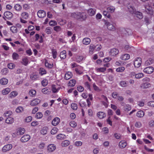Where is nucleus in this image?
I'll return each mask as SVG.
<instances>
[{
	"label": "nucleus",
	"mask_w": 154,
	"mask_h": 154,
	"mask_svg": "<svg viewBox=\"0 0 154 154\" xmlns=\"http://www.w3.org/2000/svg\"><path fill=\"white\" fill-rule=\"evenodd\" d=\"M12 57L14 60H17L18 58L19 55L17 53L14 52L13 54Z\"/></svg>",
	"instance_id": "58"
},
{
	"label": "nucleus",
	"mask_w": 154,
	"mask_h": 154,
	"mask_svg": "<svg viewBox=\"0 0 154 154\" xmlns=\"http://www.w3.org/2000/svg\"><path fill=\"white\" fill-rule=\"evenodd\" d=\"M60 119L58 117L54 118L52 122V124L54 126H56L60 122Z\"/></svg>",
	"instance_id": "16"
},
{
	"label": "nucleus",
	"mask_w": 154,
	"mask_h": 154,
	"mask_svg": "<svg viewBox=\"0 0 154 154\" xmlns=\"http://www.w3.org/2000/svg\"><path fill=\"white\" fill-rule=\"evenodd\" d=\"M154 71V69L152 67L149 66L145 68L143 70L144 72L147 74H151Z\"/></svg>",
	"instance_id": "11"
},
{
	"label": "nucleus",
	"mask_w": 154,
	"mask_h": 154,
	"mask_svg": "<svg viewBox=\"0 0 154 154\" xmlns=\"http://www.w3.org/2000/svg\"><path fill=\"white\" fill-rule=\"evenodd\" d=\"M75 71L77 74H81L83 72V68L81 66H78L75 69Z\"/></svg>",
	"instance_id": "17"
},
{
	"label": "nucleus",
	"mask_w": 154,
	"mask_h": 154,
	"mask_svg": "<svg viewBox=\"0 0 154 154\" xmlns=\"http://www.w3.org/2000/svg\"><path fill=\"white\" fill-rule=\"evenodd\" d=\"M97 116L99 118L103 119L106 116V114L103 112H100L97 113Z\"/></svg>",
	"instance_id": "23"
},
{
	"label": "nucleus",
	"mask_w": 154,
	"mask_h": 154,
	"mask_svg": "<svg viewBox=\"0 0 154 154\" xmlns=\"http://www.w3.org/2000/svg\"><path fill=\"white\" fill-rule=\"evenodd\" d=\"M8 82V80L7 79L3 78L0 80V83L2 85H5Z\"/></svg>",
	"instance_id": "28"
},
{
	"label": "nucleus",
	"mask_w": 154,
	"mask_h": 154,
	"mask_svg": "<svg viewBox=\"0 0 154 154\" xmlns=\"http://www.w3.org/2000/svg\"><path fill=\"white\" fill-rule=\"evenodd\" d=\"M95 48V45L92 44L91 45L89 48V52H91V53H92L93 51L94 50Z\"/></svg>",
	"instance_id": "55"
},
{
	"label": "nucleus",
	"mask_w": 154,
	"mask_h": 154,
	"mask_svg": "<svg viewBox=\"0 0 154 154\" xmlns=\"http://www.w3.org/2000/svg\"><path fill=\"white\" fill-rule=\"evenodd\" d=\"M144 112L143 111L140 110L137 112V116L139 118H142L144 116Z\"/></svg>",
	"instance_id": "29"
},
{
	"label": "nucleus",
	"mask_w": 154,
	"mask_h": 154,
	"mask_svg": "<svg viewBox=\"0 0 154 154\" xmlns=\"http://www.w3.org/2000/svg\"><path fill=\"white\" fill-rule=\"evenodd\" d=\"M57 139L59 140H63L66 138V136L65 135L60 134L57 135Z\"/></svg>",
	"instance_id": "35"
},
{
	"label": "nucleus",
	"mask_w": 154,
	"mask_h": 154,
	"mask_svg": "<svg viewBox=\"0 0 154 154\" xmlns=\"http://www.w3.org/2000/svg\"><path fill=\"white\" fill-rule=\"evenodd\" d=\"M8 70L7 68H5L2 70V73L3 75H6L8 73Z\"/></svg>",
	"instance_id": "62"
},
{
	"label": "nucleus",
	"mask_w": 154,
	"mask_h": 154,
	"mask_svg": "<svg viewBox=\"0 0 154 154\" xmlns=\"http://www.w3.org/2000/svg\"><path fill=\"white\" fill-rule=\"evenodd\" d=\"M43 116V114L40 112H38L35 115V117L37 119H41Z\"/></svg>",
	"instance_id": "45"
},
{
	"label": "nucleus",
	"mask_w": 154,
	"mask_h": 154,
	"mask_svg": "<svg viewBox=\"0 0 154 154\" xmlns=\"http://www.w3.org/2000/svg\"><path fill=\"white\" fill-rule=\"evenodd\" d=\"M10 30L13 33H16L17 31V28L14 26H12L11 27Z\"/></svg>",
	"instance_id": "52"
},
{
	"label": "nucleus",
	"mask_w": 154,
	"mask_h": 154,
	"mask_svg": "<svg viewBox=\"0 0 154 154\" xmlns=\"http://www.w3.org/2000/svg\"><path fill=\"white\" fill-rule=\"evenodd\" d=\"M76 81L75 79L70 80L68 83V85L71 87H73L75 85Z\"/></svg>",
	"instance_id": "40"
},
{
	"label": "nucleus",
	"mask_w": 154,
	"mask_h": 154,
	"mask_svg": "<svg viewBox=\"0 0 154 154\" xmlns=\"http://www.w3.org/2000/svg\"><path fill=\"white\" fill-rule=\"evenodd\" d=\"M5 122L8 124H11L14 122V119L12 117H9L5 119Z\"/></svg>",
	"instance_id": "19"
},
{
	"label": "nucleus",
	"mask_w": 154,
	"mask_h": 154,
	"mask_svg": "<svg viewBox=\"0 0 154 154\" xmlns=\"http://www.w3.org/2000/svg\"><path fill=\"white\" fill-rule=\"evenodd\" d=\"M144 76V75L143 73H140L136 74L135 75V78L137 79H140Z\"/></svg>",
	"instance_id": "46"
},
{
	"label": "nucleus",
	"mask_w": 154,
	"mask_h": 154,
	"mask_svg": "<svg viewBox=\"0 0 154 154\" xmlns=\"http://www.w3.org/2000/svg\"><path fill=\"white\" fill-rule=\"evenodd\" d=\"M56 149V146L54 144H49L47 147V150L49 152H53Z\"/></svg>",
	"instance_id": "9"
},
{
	"label": "nucleus",
	"mask_w": 154,
	"mask_h": 154,
	"mask_svg": "<svg viewBox=\"0 0 154 154\" xmlns=\"http://www.w3.org/2000/svg\"><path fill=\"white\" fill-rule=\"evenodd\" d=\"M131 109V107L129 105H126L124 107V110L127 111H128Z\"/></svg>",
	"instance_id": "56"
},
{
	"label": "nucleus",
	"mask_w": 154,
	"mask_h": 154,
	"mask_svg": "<svg viewBox=\"0 0 154 154\" xmlns=\"http://www.w3.org/2000/svg\"><path fill=\"white\" fill-rule=\"evenodd\" d=\"M11 91L10 88H6L3 89L2 91V93L3 95H6L8 94Z\"/></svg>",
	"instance_id": "31"
},
{
	"label": "nucleus",
	"mask_w": 154,
	"mask_h": 154,
	"mask_svg": "<svg viewBox=\"0 0 154 154\" xmlns=\"http://www.w3.org/2000/svg\"><path fill=\"white\" fill-rule=\"evenodd\" d=\"M91 40L90 38L88 37H86L84 38L82 41V43L83 44L85 45H88L89 44Z\"/></svg>",
	"instance_id": "22"
},
{
	"label": "nucleus",
	"mask_w": 154,
	"mask_h": 154,
	"mask_svg": "<svg viewBox=\"0 0 154 154\" xmlns=\"http://www.w3.org/2000/svg\"><path fill=\"white\" fill-rule=\"evenodd\" d=\"M48 128L47 127H44L43 128L41 131V133L43 135L45 134L47 132Z\"/></svg>",
	"instance_id": "32"
},
{
	"label": "nucleus",
	"mask_w": 154,
	"mask_h": 154,
	"mask_svg": "<svg viewBox=\"0 0 154 154\" xmlns=\"http://www.w3.org/2000/svg\"><path fill=\"white\" fill-rule=\"evenodd\" d=\"M12 147L11 144H9L5 145L2 149V151L3 152H6L9 151Z\"/></svg>",
	"instance_id": "6"
},
{
	"label": "nucleus",
	"mask_w": 154,
	"mask_h": 154,
	"mask_svg": "<svg viewBox=\"0 0 154 154\" xmlns=\"http://www.w3.org/2000/svg\"><path fill=\"white\" fill-rule=\"evenodd\" d=\"M30 138V137L28 134L23 135L21 138V141L22 142H26L28 141Z\"/></svg>",
	"instance_id": "10"
},
{
	"label": "nucleus",
	"mask_w": 154,
	"mask_h": 154,
	"mask_svg": "<svg viewBox=\"0 0 154 154\" xmlns=\"http://www.w3.org/2000/svg\"><path fill=\"white\" fill-rule=\"evenodd\" d=\"M29 15L27 13L23 12L20 14V18H23L25 19H27Z\"/></svg>",
	"instance_id": "26"
},
{
	"label": "nucleus",
	"mask_w": 154,
	"mask_h": 154,
	"mask_svg": "<svg viewBox=\"0 0 154 154\" xmlns=\"http://www.w3.org/2000/svg\"><path fill=\"white\" fill-rule=\"evenodd\" d=\"M71 108L74 110H76L77 109V105L75 103H72L71 105Z\"/></svg>",
	"instance_id": "60"
},
{
	"label": "nucleus",
	"mask_w": 154,
	"mask_h": 154,
	"mask_svg": "<svg viewBox=\"0 0 154 154\" xmlns=\"http://www.w3.org/2000/svg\"><path fill=\"white\" fill-rule=\"evenodd\" d=\"M54 29L55 31L57 32H59L61 30L60 27L59 26H56L54 27Z\"/></svg>",
	"instance_id": "64"
},
{
	"label": "nucleus",
	"mask_w": 154,
	"mask_h": 154,
	"mask_svg": "<svg viewBox=\"0 0 154 154\" xmlns=\"http://www.w3.org/2000/svg\"><path fill=\"white\" fill-rule=\"evenodd\" d=\"M82 143L80 141H76L74 143V145L76 146H79L82 145Z\"/></svg>",
	"instance_id": "59"
},
{
	"label": "nucleus",
	"mask_w": 154,
	"mask_h": 154,
	"mask_svg": "<svg viewBox=\"0 0 154 154\" xmlns=\"http://www.w3.org/2000/svg\"><path fill=\"white\" fill-rule=\"evenodd\" d=\"M29 63V60L26 57L23 58L22 59V63L25 66L27 65Z\"/></svg>",
	"instance_id": "37"
},
{
	"label": "nucleus",
	"mask_w": 154,
	"mask_h": 154,
	"mask_svg": "<svg viewBox=\"0 0 154 154\" xmlns=\"http://www.w3.org/2000/svg\"><path fill=\"white\" fill-rule=\"evenodd\" d=\"M72 76V74L70 72H67L66 73L65 75V79L66 80H68L71 78Z\"/></svg>",
	"instance_id": "21"
},
{
	"label": "nucleus",
	"mask_w": 154,
	"mask_h": 154,
	"mask_svg": "<svg viewBox=\"0 0 154 154\" xmlns=\"http://www.w3.org/2000/svg\"><path fill=\"white\" fill-rule=\"evenodd\" d=\"M14 8L16 11L19 12L21 11L22 7L20 5L18 4H16L14 5Z\"/></svg>",
	"instance_id": "15"
},
{
	"label": "nucleus",
	"mask_w": 154,
	"mask_h": 154,
	"mask_svg": "<svg viewBox=\"0 0 154 154\" xmlns=\"http://www.w3.org/2000/svg\"><path fill=\"white\" fill-rule=\"evenodd\" d=\"M120 85L123 87H126L128 85V83L125 81H122L120 83Z\"/></svg>",
	"instance_id": "44"
},
{
	"label": "nucleus",
	"mask_w": 154,
	"mask_h": 154,
	"mask_svg": "<svg viewBox=\"0 0 154 154\" xmlns=\"http://www.w3.org/2000/svg\"><path fill=\"white\" fill-rule=\"evenodd\" d=\"M45 65L46 67L49 68H51L53 66V64L52 63H50L46 60L45 61Z\"/></svg>",
	"instance_id": "39"
},
{
	"label": "nucleus",
	"mask_w": 154,
	"mask_h": 154,
	"mask_svg": "<svg viewBox=\"0 0 154 154\" xmlns=\"http://www.w3.org/2000/svg\"><path fill=\"white\" fill-rule=\"evenodd\" d=\"M130 57V56L129 54H122L120 57V58L123 60H128Z\"/></svg>",
	"instance_id": "24"
},
{
	"label": "nucleus",
	"mask_w": 154,
	"mask_h": 154,
	"mask_svg": "<svg viewBox=\"0 0 154 154\" xmlns=\"http://www.w3.org/2000/svg\"><path fill=\"white\" fill-rule=\"evenodd\" d=\"M128 8L129 11L132 14H135L137 18L140 19L142 18L143 16L142 13L139 11H136L133 6L129 5L128 7Z\"/></svg>",
	"instance_id": "1"
},
{
	"label": "nucleus",
	"mask_w": 154,
	"mask_h": 154,
	"mask_svg": "<svg viewBox=\"0 0 154 154\" xmlns=\"http://www.w3.org/2000/svg\"><path fill=\"white\" fill-rule=\"evenodd\" d=\"M127 145V143L126 141L122 140L120 141L119 143V146L121 148H124Z\"/></svg>",
	"instance_id": "18"
},
{
	"label": "nucleus",
	"mask_w": 154,
	"mask_h": 154,
	"mask_svg": "<svg viewBox=\"0 0 154 154\" xmlns=\"http://www.w3.org/2000/svg\"><path fill=\"white\" fill-rule=\"evenodd\" d=\"M42 92L45 94H49L50 93V91L47 88H45L43 89L42 90Z\"/></svg>",
	"instance_id": "43"
},
{
	"label": "nucleus",
	"mask_w": 154,
	"mask_h": 154,
	"mask_svg": "<svg viewBox=\"0 0 154 154\" xmlns=\"http://www.w3.org/2000/svg\"><path fill=\"white\" fill-rule=\"evenodd\" d=\"M153 60L151 59H149L146 61L145 64L146 66H148L151 64Z\"/></svg>",
	"instance_id": "50"
},
{
	"label": "nucleus",
	"mask_w": 154,
	"mask_h": 154,
	"mask_svg": "<svg viewBox=\"0 0 154 154\" xmlns=\"http://www.w3.org/2000/svg\"><path fill=\"white\" fill-rule=\"evenodd\" d=\"M106 68L102 67L100 68H96L95 69L96 71L97 72H103L106 70Z\"/></svg>",
	"instance_id": "42"
},
{
	"label": "nucleus",
	"mask_w": 154,
	"mask_h": 154,
	"mask_svg": "<svg viewBox=\"0 0 154 154\" xmlns=\"http://www.w3.org/2000/svg\"><path fill=\"white\" fill-rule=\"evenodd\" d=\"M119 51L118 49L113 48L110 49L109 54L112 56H116L119 53Z\"/></svg>",
	"instance_id": "5"
},
{
	"label": "nucleus",
	"mask_w": 154,
	"mask_h": 154,
	"mask_svg": "<svg viewBox=\"0 0 154 154\" xmlns=\"http://www.w3.org/2000/svg\"><path fill=\"white\" fill-rule=\"evenodd\" d=\"M142 63L141 59L140 57L136 58L134 61V65L135 67L139 68Z\"/></svg>",
	"instance_id": "4"
},
{
	"label": "nucleus",
	"mask_w": 154,
	"mask_h": 154,
	"mask_svg": "<svg viewBox=\"0 0 154 154\" xmlns=\"http://www.w3.org/2000/svg\"><path fill=\"white\" fill-rule=\"evenodd\" d=\"M25 132V129L23 128H20L17 129L16 132L14 133L12 136L16 137L20 135H22Z\"/></svg>",
	"instance_id": "3"
},
{
	"label": "nucleus",
	"mask_w": 154,
	"mask_h": 154,
	"mask_svg": "<svg viewBox=\"0 0 154 154\" xmlns=\"http://www.w3.org/2000/svg\"><path fill=\"white\" fill-rule=\"evenodd\" d=\"M70 143V142L68 140H65L61 143V146L63 147H66L68 146Z\"/></svg>",
	"instance_id": "30"
},
{
	"label": "nucleus",
	"mask_w": 154,
	"mask_h": 154,
	"mask_svg": "<svg viewBox=\"0 0 154 154\" xmlns=\"http://www.w3.org/2000/svg\"><path fill=\"white\" fill-rule=\"evenodd\" d=\"M115 10V7L112 6H111L108 7L107 8V11L111 13H112L113 12H114Z\"/></svg>",
	"instance_id": "53"
},
{
	"label": "nucleus",
	"mask_w": 154,
	"mask_h": 154,
	"mask_svg": "<svg viewBox=\"0 0 154 154\" xmlns=\"http://www.w3.org/2000/svg\"><path fill=\"white\" fill-rule=\"evenodd\" d=\"M37 15L39 18H42L45 16L46 13L43 10H40L38 12Z\"/></svg>",
	"instance_id": "14"
},
{
	"label": "nucleus",
	"mask_w": 154,
	"mask_h": 154,
	"mask_svg": "<svg viewBox=\"0 0 154 154\" xmlns=\"http://www.w3.org/2000/svg\"><path fill=\"white\" fill-rule=\"evenodd\" d=\"M42 84L44 86H46L48 84V80L46 79H43L42 82Z\"/></svg>",
	"instance_id": "61"
},
{
	"label": "nucleus",
	"mask_w": 154,
	"mask_h": 154,
	"mask_svg": "<svg viewBox=\"0 0 154 154\" xmlns=\"http://www.w3.org/2000/svg\"><path fill=\"white\" fill-rule=\"evenodd\" d=\"M150 85V84L148 83H143L141 85V87L142 88H148Z\"/></svg>",
	"instance_id": "41"
},
{
	"label": "nucleus",
	"mask_w": 154,
	"mask_h": 154,
	"mask_svg": "<svg viewBox=\"0 0 154 154\" xmlns=\"http://www.w3.org/2000/svg\"><path fill=\"white\" fill-rule=\"evenodd\" d=\"M12 114V112L10 111H6L3 114V116L6 117H9Z\"/></svg>",
	"instance_id": "33"
},
{
	"label": "nucleus",
	"mask_w": 154,
	"mask_h": 154,
	"mask_svg": "<svg viewBox=\"0 0 154 154\" xmlns=\"http://www.w3.org/2000/svg\"><path fill=\"white\" fill-rule=\"evenodd\" d=\"M77 125L76 122L74 121H72L69 122V125L72 127L75 128L77 126Z\"/></svg>",
	"instance_id": "48"
},
{
	"label": "nucleus",
	"mask_w": 154,
	"mask_h": 154,
	"mask_svg": "<svg viewBox=\"0 0 154 154\" xmlns=\"http://www.w3.org/2000/svg\"><path fill=\"white\" fill-rule=\"evenodd\" d=\"M96 10L95 9L91 8L88 11V14L91 16L94 15L96 13Z\"/></svg>",
	"instance_id": "27"
},
{
	"label": "nucleus",
	"mask_w": 154,
	"mask_h": 154,
	"mask_svg": "<svg viewBox=\"0 0 154 154\" xmlns=\"http://www.w3.org/2000/svg\"><path fill=\"white\" fill-rule=\"evenodd\" d=\"M66 57V51H63L61 52L60 54V57L61 58L64 59Z\"/></svg>",
	"instance_id": "36"
},
{
	"label": "nucleus",
	"mask_w": 154,
	"mask_h": 154,
	"mask_svg": "<svg viewBox=\"0 0 154 154\" xmlns=\"http://www.w3.org/2000/svg\"><path fill=\"white\" fill-rule=\"evenodd\" d=\"M36 91L34 89L30 90L29 92V94L30 96L34 97L36 95Z\"/></svg>",
	"instance_id": "34"
},
{
	"label": "nucleus",
	"mask_w": 154,
	"mask_h": 154,
	"mask_svg": "<svg viewBox=\"0 0 154 154\" xmlns=\"http://www.w3.org/2000/svg\"><path fill=\"white\" fill-rule=\"evenodd\" d=\"M5 17L8 19H11L13 17V14L11 12L7 11L4 13Z\"/></svg>",
	"instance_id": "12"
},
{
	"label": "nucleus",
	"mask_w": 154,
	"mask_h": 154,
	"mask_svg": "<svg viewBox=\"0 0 154 154\" xmlns=\"http://www.w3.org/2000/svg\"><path fill=\"white\" fill-rule=\"evenodd\" d=\"M24 110V108L21 106L17 107L15 109V112L17 113H20L22 112Z\"/></svg>",
	"instance_id": "25"
},
{
	"label": "nucleus",
	"mask_w": 154,
	"mask_h": 154,
	"mask_svg": "<svg viewBox=\"0 0 154 154\" xmlns=\"http://www.w3.org/2000/svg\"><path fill=\"white\" fill-rule=\"evenodd\" d=\"M18 94V93L16 91L11 92L9 95V97L11 98L14 97L16 96Z\"/></svg>",
	"instance_id": "38"
},
{
	"label": "nucleus",
	"mask_w": 154,
	"mask_h": 154,
	"mask_svg": "<svg viewBox=\"0 0 154 154\" xmlns=\"http://www.w3.org/2000/svg\"><path fill=\"white\" fill-rule=\"evenodd\" d=\"M49 24L51 26H54L56 25L57 23L56 21L51 20L49 22Z\"/></svg>",
	"instance_id": "63"
},
{
	"label": "nucleus",
	"mask_w": 154,
	"mask_h": 154,
	"mask_svg": "<svg viewBox=\"0 0 154 154\" xmlns=\"http://www.w3.org/2000/svg\"><path fill=\"white\" fill-rule=\"evenodd\" d=\"M125 69L124 67L122 66L116 69V70L118 72H123Z\"/></svg>",
	"instance_id": "49"
},
{
	"label": "nucleus",
	"mask_w": 154,
	"mask_h": 154,
	"mask_svg": "<svg viewBox=\"0 0 154 154\" xmlns=\"http://www.w3.org/2000/svg\"><path fill=\"white\" fill-rule=\"evenodd\" d=\"M60 87L57 85H53L52 86V91L53 93H57L60 90Z\"/></svg>",
	"instance_id": "20"
},
{
	"label": "nucleus",
	"mask_w": 154,
	"mask_h": 154,
	"mask_svg": "<svg viewBox=\"0 0 154 154\" xmlns=\"http://www.w3.org/2000/svg\"><path fill=\"white\" fill-rule=\"evenodd\" d=\"M146 12L147 14L152 15L153 14V11L152 7L149 4L146 5L145 6Z\"/></svg>",
	"instance_id": "8"
},
{
	"label": "nucleus",
	"mask_w": 154,
	"mask_h": 154,
	"mask_svg": "<svg viewBox=\"0 0 154 154\" xmlns=\"http://www.w3.org/2000/svg\"><path fill=\"white\" fill-rule=\"evenodd\" d=\"M71 16L76 19L81 18L83 20H85L86 17V15L84 13H81L80 12L72 13Z\"/></svg>",
	"instance_id": "2"
},
{
	"label": "nucleus",
	"mask_w": 154,
	"mask_h": 154,
	"mask_svg": "<svg viewBox=\"0 0 154 154\" xmlns=\"http://www.w3.org/2000/svg\"><path fill=\"white\" fill-rule=\"evenodd\" d=\"M105 25L107 26L108 29L110 30H114L115 29V26L108 22H106Z\"/></svg>",
	"instance_id": "13"
},
{
	"label": "nucleus",
	"mask_w": 154,
	"mask_h": 154,
	"mask_svg": "<svg viewBox=\"0 0 154 154\" xmlns=\"http://www.w3.org/2000/svg\"><path fill=\"white\" fill-rule=\"evenodd\" d=\"M52 54L54 58H56L57 56V51L55 49L52 50Z\"/></svg>",
	"instance_id": "57"
},
{
	"label": "nucleus",
	"mask_w": 154,
	"mask_h": 154,
	"mask_svg": "<svg viewBox=\"0 0 154 154\" xmlns=\"http://www.w3.org/2000/svg\"><path fill=\"white\" fill-rule=\"evenodd\" d=\"M58 129L56 127L54 128L51 131V133L52 134H55L58 131Z\"/></svg>",
	"instance_id": "54"
},
{
	"label": "nucleus",
	"mask_w": 154,
	"mask_h": 154,
	"mask_svg": "<svg viewBox=\"0 0 154 154\" xmlns=\"http://www.w3.org/2000/svg\"><path fill=\"white\" fill-rule=\"evenodd\" d=\"M39 73L41 75H42L45 74L46 73V72L45 70L43 68H41L39 70Z\"/></svg>",
	"instance_id": "47"
},
{
	"label": "nucleus",
	"mask_w": 154,
	"mask_h": 154,
	"mask_svg": "<svg viewBox=\"0 0 154 154\" xmlns=\"http://www.w3.org/2000/svg\"><path fill=\"white\" fill-rule=\"evenodd\" d=\"M41 102V100L38 98L33 99L30 101V105L32 106H34L37 105Z\"/></svg>",
	"instance_id": "7"
},
{
	"label": "nucleus",
	"mask_w": 154,
	"mask_h": 154,
	"mask_svg": "<svg viewBox=\"0 0 154 154\" xmlns=\"http://www.w3.org/2000/svg\"><path fill=\"white\" fill-rule=\"evenodd\" d=\"M45 146V143L44 142H41L38 145V148L39 149H42L44 148Z\"/></svg>",
	"instance_id": "51"
}]
</instances>
